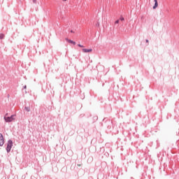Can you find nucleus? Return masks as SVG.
Segmentation results:
<instances>
[{
  "instance_id": "13",
  "label": "nucleus",
  "mask_w": 179,
  "mask_h": 179,
  "mask_svg": "<svg viewBox=\"0 0 179 179\" xmlns=\"http://www.w3.org/2000/svg\"><path fill=\"white\" fill-rule=\"evenodd\" d=\"M145 41H146V43H149V40H148V39Z\"/></svg>"
},
{
  "instance_id": "10",
  "label": "nucleus",
  "mask_w": 179,
  "mask_h": 179,
  "mask_svg": "<svg viewBox=\"0 0 179 179\" xmlns=\"http://www.w3.org/2000/svg\"><path fill=\"white\" fill-rule=\"evenodd\" d=\"M120 20H121L122 22H124V17H120Z\"/></svg>"
},
{
  "instance_id": "11",
  "label": "nucleus",
  "mask_w": 179,
  "mask_h": 179,
  "mask_svg": "<svg viewBox=\"0 0 179 179\" xmlns=\"http://www.w3.org/2000/svg\"><path fill=\"white\" fill-rule=\"evenodd\" d=\"M78 47H80L81 48H83V45H82L80 44H78Z\"/></svg>"
},
{
  "instance_id": "7",
  "label": "nucleus",
  "mask_w": 179,
  "mask_h": 179,
  "mask_svg": "<svg viewBox=\"0 0 179 179\" xmlns=\"http://www.w3.org/2000/svg\"><path fill=\"white\" fill-rule=\"evenodd\" d=\"M25 110L29 113L30 111V107H25Z\"/></svg>"
},
{
  "instance_id": "5",
  "label": "nucleus",
  "mask_w": 179,
  "mask_h": 179,
  "mask_svg": "<svg viewBox=\"0 0 179 179\" xmlns=\"http://www.w3.org/2000/svg\"><path fill=\"white\" fill-rule=\"evenodd\" d=\"M83 51L84 52H92V51H93L92 49H83Z\"/></svg>"
},
{
  "instance_id": "4",
  "label": "nucleus",
  "mask_w": 179,
  "mask_h": 179,
  "mask_svg": "<svg viewBox=\"0 0 179 179\" xmlns=\"http://www.w3.org/2000/svg\"><path fill=\"white\" fill-rule=\"evenodd\" d=\"M66 41H67V43H70L71 44H73V45H75L76 44V43L71 39H68L66 38Z\"/></svg>"
},
{
  "instance_id": "1",
  "label": "nucleus",
  "mask_w": 179,
  "mask_h": 179,
  "mask_svg": "<svg viewBox=\"0 0 179 179\" xmlns=\"http://www.w3.org/2000/svg\"><path fill=\"white\" fill-rule=\"evenodd\" d=\"M15 117V115H13L10 117H4V120L6 122H12V121H14Z\"/></svg>"
},
{
  "instance_id": "6",
  "label": "nucleus",
  "mask_w": 179,
  "mask_h": 179,
  "mask_svg": "<svg viewBox=\"0 0 179 179\" xmlns=\"http://www.w3.org/2000/svg\"><path fill=\"white\" fill-rule=\"evenodd\" d=\"M155 6H153V9H156V8H157V6H159V4L157 3V0H155Z\"/></svg>"
},
{
  "instance_id": "14",
  "label": "nucleus",
  "mask_w": 179,
  "mask_h": 179,
  "mask_svg": "<svg viewBox=\"0 0 179 179\" xmlns=\"http://www.w3.org/2000/svg\"><path fill=\"white\" fill-rule=\"evenodd\" d=\"M78 166L79 167H80L81 165H80V164H78Z\"/></svg>"
},
{
  "instance_id": "15",
  "label": "nucleus",
  "mask_w": 179,
  "mask_h": 179,
  "mask_svg": "<svg viewBox=\"0 0 179 179\" xmlns=\"http://www.w3.org/2000/svg\"><path fill=\"white\" fill-rule=\"evenodd\" d=\"M63 1H66V0H63Z\"/></svg>"
},
{
  "instance_id": "2",
  "label": "nucleus",
  "mask_w": 179,
  "mask_h": 179,
  "mask_svg": "<svg viewBox=\"0 0 179 179\" xmlns=\"http://www.w3.org/2000/svg\"><path fill=\"white\" fill-rule=\"evenodd\" d=\"M12 146H13V142H12L11 140H9L8 141L7 148H6V150H7L8 153H9V152H10V149H12Z\"/></svg>"
},
{
  "instance_id": "12",
  "label": "nucleus",
  "mask_w": 179,
  "mask_h": 179,
  "mask_svg": "<svg viewBox=\"0 0 179 179\" xmlns=\"http://www.w3.org/2000/svg\"><path fill=\"white\" fill-rule=\"evenodd\" d=\"M34 3H36L37 2V0H33Z\"/></svg>"
},
{
  "instance_id": "8",
  "label": "nucleus",
  "mask_w": 179,
  "mask_h": 179,
  "mask_svg": "<svg viewBox=\"0 0 179 179\" xmlns=\"http://www.w3.org/2000/svg\"><path fill=\"white\" fill-rule=\"evenodd\" d=\"M4 37H5V35H3V34H0L1 40H2V38H3Z\"/></svg>"
},
{
  "instance_id": "16",
  "label": "nucleus",
  "mask_w": 179,
  "mask_h": 179,
  "mask_svg": "<svg viewBox=\"0 0 179 179\" xmlns=\"http://www.w3.org/2000/svg\"><path fill=\"white\" fill-rule=\"evenodd\" d=\"M24 89H26V86L24 87Z\"/></svg>"
},
{
  "instance_id": "3",
  "label": "nucleus",
  "mask_w": 179,
  "mask_h": 179,
  "mask_svg": "<svg viewBox=\"0 0 179 179\" xmlns=\"http://www.w3.org/2000/svg\"><path fill=\"white\" fill-rule=\"evenodd\" d=\"M5 143V140L3 139V136L2 134H0V146H3Z\"/></svg>"
},
{
  "instance_id": "9",
  "label": "nucleus",
  "mask_w": 179,
  "mask_h": 179,
  "mask_svg": "<svg viewBox=\"0 0 179 179\" xmlns=\"http://www.w3.org/2000/svg\"><path fill=\"white\" fill-rule=\"evenodd\" d=\"M118 23H120V20H116V21L115 22V24H118Z\"/></svg>"
}]
</instances>
